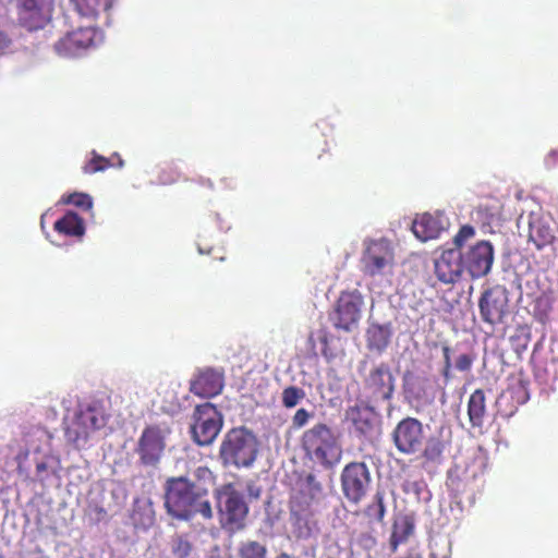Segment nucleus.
<instances>
[{
	"instance_id": "14",
	"label": "nucleus",
	"mask_w": 558,
	"mask_h": 558,
	"mask_svg": "<svg viewBox=\"0 0 558 558\" xmlns=\"http://www.w3.org/2000/svg\"><path fill=\"white\" fill-rule=\"evenodd\" d=\"M396 448L404 454H414L422 450L424 432L422 423L414 417L400 421L392 432Z\"/></svg>"
},
{
	"instance_id": "7",
	"label": "nucleus",
	"mask_w": 558,
	"mask_h": 558,
	"mask_svg": "<svg viewBox=\"0 0 558 558\" xmlns=\"http://www.w3.org/2000/svg\"><path fill=\"white\" fill-rule=\"evenodd\" d=\"M102 32L93 26H81L68 33L54 44V51L62 58H77L83 56L89 48L102 43Z\"/></svg>"
},
{
	"instance_id": "8",
	"label": "nucleus",
	"mask_w": 558,
	"mask_h": 558,
	"mask_svg": "<svg viewBox=\"0 0 558 558\" xmlns=\"http://www.w3.org/2000/svg\"><path fill=\"white\" fill-rule=\"evenodd\" d=\"M218 500L225 529L232 533L242 530L248 513L243 495L232 485H226L219 490Z\"/></svg>"
},
{
	"instance_id": "35",
	"label": "nucleus",
	"mask_w": 558,
	"mask_h": 558,
	"mask_svg": "<svg viewBox=\"0 0 558 558\" xmlns=\"http://www.w3.org/2000/svg\"><path fill=\"white\" fill-rule=\"evenodd\" d=\"M192 549L191 544L181 536H177L171 542V550L178 558H185Z\"/></svg>"
},
{
	"instance_id": "5",
	"label": "nucleus",
	"mask_w": 558,
	"mask_h": 558,
	"mask_svg": "<svg viewBox=\"0 0 558 558\" xmlns=\"http://www.w3.org/2000/svg\"><path fill=\"white\" fill-rule=\"evenodd\" d=\"M258 453V441L246 428L229 430L220 445V459L226 466L251 468Z\"/></svg>"
},
{
	"instance_id": "6",
	"label": "nucleus",
	"mask_w": 558,
	"mask_h": 558,
	"mask_svg": "<svg viewBox=\"0 0 558 558\" xmlns=\"http://www.w3.org/2000/svg\"><path fill=\"white\" fill-rule=\"evenodd\" d=\"M474 235L475 229L472 226H462L453 238L454 247L445 250L435 260V274L439 281L453 284L460 279L465 269L461 248Z\"/></svg>"
},
{
	"instance_id": "42",
	"label": "nucleus",
	"mask_w": 558,
	"mask_h": 558,
	"mask_svg": "<svg viewBox=\"0 0 558 558\" xmlns=\"http://www.w3.org/2000/svg\"><path fill=\"white\" fill-rule=\"evenodd\" d=\"M260 493H262V489L259 486H256L255 484L247 485V494L251 498H253V499L259 498Z\"/></svg>"
},
{
	"instance_id": "2",
	"label": "nucleus",
	"mask_w": 558,
	"mask_h": 558,
	"mask_svg": "<svg viewBox=\"0 0 558 558\" xmlns=\"http://www.w3.org/2000/svg\"><path fill=\"white\" fill-rule=\"evenodd\" d=\"M108 421L106 402L98 399H84L77 401L72 413L64 416L65 435L68 440L77 447L84 445L89 436L105 427Z\"/></svg>"
},
{
	"instance_id": "15",
	"label": "nucleus",
	"mask_w": 558,
	"mask_h": 558,
	"mask_svg": "<svg viewBox=\"0 0 558 558\" xmlns=\"http://www.w3.org/2000/svg\"><path fill=\"white\" fill-rule=\"evenodd\" d=\"M463 265L472 278L486 276L494 263V246L482 240L462 252Z\"/></svg>"
},
{
	"instance_id": "17",
	"label": "nucleus",
	"mask_w": 558,
	"mask_h": 558,
	"mask_svg": "<svg viewBox=\"0 0 558 558\" xmlns=\"http://www.w3.org/2000/svg\"><path fill=\"white\" fill-rule=\"evenodd\" d=\"M450 226L449 217L444 211L425 213L412 222L414 235L422 242L437 239Z\"/></svg>"
},
{
	"instance_id": "21",
	"label": "nucleus",
	"mask_w": 558,
	"mask_h": 558,
	"mask_svg": "<svg viewBox=\"0 0 558 558\" xmlns=\"http://www.w3.org/2000/svg\"><path fill=\"white\" fill-rule=\"evenodd\" d=\"M392 332L391 324H372L366 332L368 348L383 352L388 347Z\"/></svg>"
},
{
	"instance_id": "19",
	"label": "nucleus",
	"mask_w": 558,
	"mask_h": 558,
	"mask_svg": "<svg viewBox=\"0 0 558 558\" xmlns=\"http://www.w3.org/2000/svg\"><path fill=\"white\" fill-rule=\"evenodd\" d=\"M222 387V376L214 369L201 371L191 381V391L203 398H211L219 395Z\"/></svg>"
},
{
	"instance_id": "38",
	"label": "nucleus",
	"mask_w": 558,
	"mask_h": 558,
	"mask_svg": "<svg viewBox=\"0 0 558 558\" xmlns=\"http://www.w3.org/2000/svg\"><path fill=\"white\" fill-rule=\"evenodd\" d=\"M12 39L7 33L0 31V56L8 53L12 50Z\"/></svg>"
},
{
	"instance_id": "32",
	"label": "nucleus",
	"mask_w": 558,
	"mask_h": 558,
	"mask_svg": "<svg viewBox=\"0 0 558 558\" xmlns=\"http://www.w3.org/2000/svg\"><path fill=\"white\" fill-rule=\"evenodd\" d=\"M92 154L93 158L83 168L85 173L100 172L111 166L108 158L96 154V151H93Z\"/></svg>"
},
{
	"instance_id": "31",
	"label": "nucleus",
	"mask_w": 558,
	"mask_h": 558,
	"mask_svg": "<svg viewBox=\"0 0 558 558\" xmlns=\"http://www.w3.org/2000/svg\"><path fill=\"white\" fill-rule=\"evenodd\" d=\"M304 397L305 392L301 388L290 386L282 391V403L286 408H294Z\"/></svg>"
},
{
	"instance_id": "26",
	"label": "nucleus",
	"mask_w": 558,
	"mask_h": 558,
	"mask_svg": "<svg viewBox=\"0 0 558 558\" xmlns=\"http://www.w3.org/2000/svg\"><path fill=\"white\" fill-rule=\"evenodd\" d=\"M403 493L413 498L415 501H428L430 494L427 489L426 484L423 481L417 480H405L402 484Z\"/></svg>"
},
{
	"instance_id": "23",
	"label": "nucleus",
	"mask_w": 558,
	"mask_h": 558,
	"mask_svg": "<svg viewBox=\"0 0 558 558\" xmlns=\"http://www.w3.org/2000/svg\"><path fill=\"white\" fill-rule=\"evenodd\" d=\"M486 412L485 393L482 389H476L468 402V415L473 427H482Z\"/></svg>"
},
{
	"instance_id": "12",
	"label": "nucleus",
	"mask_w": 558,
	"mask_h": 558,
	"mask_svg": "<svg viewBox=\"0 0 558 558\" xmlns=\"http://www.w3.org/2000/svg\"><path fill=\"white\" fill-rule=\"evenodd\" d=\"M19 24L29 32L43 29L52 16V0H17Z\"/></svg>"
},
{
	"instance_id": "1",
	"label": "nucleus",
	"mask_w": 558,
	"mask_h": 558,
	"mask_svg": "<svg viewBox=\"0 0 558 558\" xmlns=\"http://www.w3.org/2000/svg\"><path fill=\"white\" fill-rule=\"evenodd\" d=\"M165 488V506L171 517L184 521L196 515L204 520L213 518V508L206 490L201 486H194L189 478L171 477L167 480Z\"/></svg>"
},
{
	"instance_id": "27",
	"label": "nucleus",
	"mask_w": 558,
	"mask_h": 558,
	"mask_svg": "<svg viewBox=\"0 0 558 558\" xmlns=\"http://www.w3.org/2000/svg\"><path fill=\"white\" fill-rule=\"evenodd\" d=\"M239 558H267V548L257 541L241 542L238 547Z\"/></svg>"
},
{
	"instance_id": "16",
	"label": "nucleus",
	"mask_w": 558,
	"mask_h": 558,
	"mask_svg": "<svg viewBox=\"0 0 558 558\" xmlns=\"http://www.w3.org/2000/svg\"><path fill=\"white\" fill-rule=\"evenodd\" d=\"M507 290L500 286L494 287L483 293L480 300L482 318L492 325L500 323L508 307Z\"/></svg>"
},
{
	"instance_id": "25",
	"label": "nucleus",
	"mask_w": 558,
	"mask_h": 558,
	"mask_svg": "<svg viewBox=\"0 0 558 558\" xmlns=\"http://www.w3.org/2000/svg\"><path fill=\"white\" fill-rule=\"evenodd\" d=\"M553 238L551 229L539 218L534 217L529 220V239L537 248L550 243Z\"/></svg>"
},
{
	"instance_id": "11",
	"label": "nucleus",
	"mask_w": 558,
	"mask_h": 558,
	"mask_svg": "<svg viewBox=\"0 0 558 558\" xmlns=\"http://www.w3.org/2000/svg\"><path fill=\"white\" fill-rule=\"evenodd\" d=\"M371 484V472L364 462H351L342 470L341 487L349 501L359 504L368 493Z\"/></svg>"
},
{
	"instance_id": "18",
	"label": "nucleus",
	"mask_w": 558,
	"mask_h": 558,
	"mask_svg": "<svg viewBox=\"0 0 558 558\" xmlns=\"http://www.w3.org/2000/svg\"><path fill=\"white\" fill-rule=\"evenodd\" d=\"M366 386L377 399L389 400L395 390V379L386 364H380L369 373Z\"/></svg>"
},
{
	"instance_id": "41",
	"label": "nucleus",
	"mask_w": 558,
	"mask_h": 558,
	"mask_svg": "<svg viewBox=\"0 0 558 558\" xmlns=\"http://www.w3.org/2000/svg\"><path fill=\"white\" fill-rule=\"evenodd\" d=\"M444 355H445V369H444V376L446 379L450 378V357H449V349L447 347L444 348Z\"/></svg>"
},
{
	"instance_id": "9",
	"label": "nucleus",
	"mask_w": 558,
	"mask_h": 558,
	"mask_svg": "<svg viewBox=\"0 0 558 558\" xmlns=\"http://www.w3.org/2000/svg\"><path fill=\"white\" fill-rule=\"evenodd\" d=\"M193 417L191 428L195 442L199 446L210 445L221 430L222 415L215 405L205 403L196 407Z\"/></svg>"
},
{
	"instance_id": "22",
	"label": "nucleus",
	"mask_w": 558,
	"mask_h": 558,
	"mask_svg": "<svg viewBox=\"0 0 558 558\" xmlns=\"http://www.w3.org/2000/svg\"><path fill=\"white\" fill-rule=\"evenodd\" d=\"M54 230L70 236H83L85 233L84 220L74 211H68L54 222Z\"/></svg>"
},
{
	"instance_id": "28",
	"label": "nucleus",
	"mask_w": 558,
	"mask_h": 558,
	"mask_svg": "<svg viewBox=\"0 0 558 558\" xmlns=\"http://www.w3.org/2000/svg\"><path fill=\"white\" fill-rule=\"evenodd\" d=\"M184 477L189 478L190 482L194 484V486L203 487L206 490V496H208V489L213 484L214 475L207 466H198Z\"/></svg>"
},
{
	"instance_id": "20",
	"label": "nucleus",
	"mask_w": 558,
	"mask_h": 558,
	"mask_svg": "<svg viewBox=\"0 0 558 558\" xmlns=\"http://www.w3.org/2000/svg\"><path fill=\"white\" fill-rule=\"evenodd\" d=\"M415 521L410 514H398L392 525L390 547L396 550L399 545L405 544L414 535Z\"/></svg>"
},
{
	"instance_id": "43",
	"label": "nucleus",
	"mask_w": 558,
	"mask_h": 558,
	"mask_svg": "<svg viewBox=\"0 0 558 558\" xmlns=\"http://www.w3.org/2000/svg\"><path fill=\"white\" fill-rule=\"evenodd\" d=\"M112 158H117V159H116V162H118V165H117V166H118V168H120V169H121V168H123V167H124V160L121 158V156H120L118 153H114V154L112 155Z\"/></svg>"
},
{
	"instance_id": "4",
	"label": "nucleus",
	"mask_w": 558,
	"mask_h": 558,
	"mask_svg": "<svg viewBox=\"0 0 558 558\" xmlns=\"http://www.w3.org/2000/svg\"><path fill=\"white\" fill-rule=\"evenodd\" d=\"M303 448L312 461L331 469L342 456V448L335 432L319 423L307 429L302 437Z\"/></svg>"
},
{
	"instance_id": "3",
	"label": "nucleus",
	"mask_w": 558,
	"mask_h": 558,
	"mask_svg": "<svg viewBox=\"0 0 558 558\" xmlns=\"http://www.w3.org/2000/svg\"><path fill=\"white\" fill-rule=\"evenodd\" d=\"M362 270L373 283L383 288L392 286L396 268V248L386 238L368 239L363 243Z\"/></svg>"
},
{
	"instance_id": "37",
	"label": "nucleus",
	"mask_w": 558,
	"mask_h": 558,
	"mask_svg": "<svg viewBox=\"0 0 558 558\" xmlns=\"http://www.w3.org/2000/svg\"><path fill=\"white\" fill-rule=\"evenodd\" d=\"M310 417V412L305 409H299L292 418V424L295 428H301L307 424Z\"/></svg>"
},
{
	"instance_id": "44",
	"label": "nucleus",
	"mask_w": 558,
	"mask_h": 558,
	"mask_svg": "<svg viewBox=\"0 0 558 558\" xmlns=\"http://www.w3.org/2000/svg\"><path fill=\"white\" fill-rule=\"evenodd\" d=\"M112 158H117V159H116V162H118V165H117V166H118V168H120V169H121V168H123V167H124V160L121 158V156H120L118 153H114V154L112 155Z\"/></svg>"
},
{
	"instance_id": "30",
	"label": "nucleus",
	"mask_w": 558,
	"mask_h": 558,
	"mask_svg": "<svg viewBox=\"0 0 558 558\" xmlns=\"http://www.w3.org/2000/svg\"><path fill=\"white\" fill-rule=\"evenodd\" d=\"M61 202L63 204H72L76 207H80V208H83L86 210H92V208H93V198L88 194H85V193L75 192V193L69 194L66 196H63Z\"/></svg>"
},
{
	"instance_id": "39",
	"label": "nucleus",
	"mask_w": 558,
	"mask_h": 558,
	"mask_svg": "<svg viewBox=\"0 0 558 558\" xmlns=\"http://www.w3.org/2000/svg\"><path fill=\"white\" fill-rule=\"evenodd\" d=\"M471 365L472 359L468 354H461L456 361V367L461 372L469 371Z\"/></svg>"
},
{
	"instance_id": "34",
	"label": "nucleus",
	"mask_w": 558,
	"mask_h": 558,
	"mask_svg": "<svg viewBox=\"0 0 558 558\" xmlns=\"http://www.w3.org/2000/svg\"><path fill=\"white\" fill-rule=\"evenodd\" d=\"M295 529L298 537L308 538L316 530V524L313 520L304 517H298L295 520Z\"/></svg>"
},
{
	"instance_id": "45",
	"label": "nucleus",
	"mask_w": 558,
	"mask_h": 558,
	"mask_svg": "<svg viewBox=\"0 0 558 558\" xmlns=\"http://www.w3.org/2000/svg\"><path fill=\"white\" fill-rule=\"evenodd\" d=\"M277 558H292V557H290L289 555L283 553V554H280Z\"/></svg>"
},
{
	"instance_id": "29",
	"label": "nucleus",
	"mask_w": 558,
	"mask_h": 558,
	"mask_svg": "<svg viewBox=\"0 0 558 558\" xmlns=\"http://www.w3.org/2000/svg\"><path fill=\"white\" fill-rule=\"evenodd\" d=\"M366 513L369 518L377 521H381L386 513V507L384 504V494L377 492L371 505L366 508Z\"/></svg>"
},
{
	"instance_id": "40",
	"label": "nucleus",
	"mask_w": 558,
	"mask_h": 558,
	"mask_svg": "<svg viewBox=\"0 0 558 558\" xmlns=\"http://www.w3.org/2000/svg\"><path fill=\"white\" fill-rule=\"evenodd\" d=\"M306 483L313 493H320L323 490L320 483L312 474L307 475Z\"/></svg>"
},
{
	"instance_id": "10",
	"label": "nucleus",
	"mask_w": 558,
	"mask_h": 558,
	"mask_svg": "<svg viewBox=\"0 0 558 558\" xmlns=\"http://www.w3.org/2000/svg\"><path fill=\"white\" fill-rule=\"evenodd\" d=\"M170 430L167 427L149 426L145 428L137 441L136 452L145 466L156 468L165 453L167 437Z\"/></svg>"
},
{
	"instance_id": "24",
	"label": "nucleus",
	"mask_w": 558,
	"mask_h": 558,
	"mask_svg": "<svg viewBox=\"0 0 558 558\" xmlns=\"http://www.w3.org/2000/svg\"><path fill=\"white\" fill-rule=\"evenodd\" d=\"M348 417L352 421L355 429L362 435H368L374 425V414L366 407H353L348 411Z\"/></svg>"
},
{
	"instance_id": "13",
	"label": "nucleus",
	"mask_w": 558,
	"mask_h": 558,
	"mask_svg": "<svg viewBox=\"0 0 558 558\" xmlns=\"http://www.w3.org/2000/svg\"><path fill=\"white\" fill-rule=\"evenodd\" d=\"M363 305V296L357 290L342 293L332 316L335 327L344 331L355 329L362 317Z\"/></svg>"
},
{
	"instance_id": "33",
	"label": "nucleus",
	"mask_w": 558,
	"mask_h": 558,
	"mask_svg": "<svg viewBox=\"0 0 558 558\" xmlns=\"http://www.w3.org/2000/svg\"><path fill=\"white\" fill-rule=\"evenodd\" d=\"M444 450L442 442L437 438H430L424 448V457L428 461H438Z\"/></svg>"
},
{
	"instance_id": "36",
	"label": "nucleus",
	"mask_w": 558,
	"mask_h": 558,
	"mask_svg": "<svg viewBox=\"0 0 558 558\" xmlns=\"http://www.w3.org/2000/svg\"><path fill=\"white\" fill-rule=\"evenodd\" d=\"M353 542L364 548L371 550L376 546V537L371 532L353 533Z\"/></svg>"
}]
</instances>
